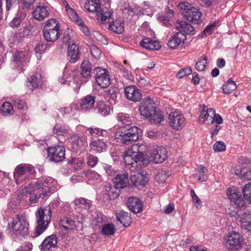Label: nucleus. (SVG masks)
<instances>
[{
    "instance_id": "nucleus-1",
    "label": "nucleus",
    "mask_w": 251,
    "mask_h": 251,
    "mask_svg": "<svg viewBox=\"0 0 251 251\" xmlns=\"http://www.w3.org/2000/svg\"><path fill=\"white\" fill-rule=\"evenodd\" d=\"M144 145H139L138 144H133L124 152V159L126 167L132 172L135 171L138 165L141 164L144 160Z\"/></svg>"
},
{
    "instance_id": "nucleus-2",
    "label": "nucleus",
    "mask_w": 251,
    "mask_h": 251,
    "mask_svg": "<svg viewBox=\"0 0 251 251\" xmlns=\"http://www.w3.org/2000/svg\"><path fill=\"white\" fill-rule=\"evenodd\" d=\"M139 110L141 115L149 119L151 123L160 124L164 120L162 112L157 109L152 100L149 97L141 103Z\"/></svg>"
},
{
    "instance_id": "nucleus-3",
    "label": "nucleus",
    "mask_w": 251,
    "mask_h": 251,
    "mask_svg": "<svg viewBox=\"0 0 251 251\" xmlns=\"http://www.w3.org/2000/svg\"><path fill=\"white\" fill-rule=\"evenodd\" d=\"M28 223L25 214H17L8 223L9 231L16 235L25 236L28 233Z\"/></svg>"
},
{
    "instance_id": "nucleus-4",
    "label": "nucleus",
    "mask_w": 251,
    "mask_h": 251,
    "mask_svg": "<svg viewBox=\"0 0 251 251\" xmlns=\"http://www.w3.org/2000/svg\"><path fill=\"white\" fill-rule=\"evenodd\" d=\"M52 212L50 208L40 207L36 211L35 216L37 226L36 228V236L40 235L48 227L51 221Z\"/></svg>"
},
{
    "instance_id": "nucleus-5",
    "label": "nucleus",
    "mask_w": 251,
    "mask_h": 251,
    "mask_svg": "<svg viewBox=\"0 0 251 251\" xmlns=\"http://www.w3.org/2000/svg\"><path fill=\"white\" fill-rule=\"evenodd\" d=\"M141 130L135 126L129 128H121L115 134V138L120 143L129 144L139 139Z\"/></svg>"
},
{
    "instance_id": "nucleus-6",
    "label": "nucleus",
    "mask_w": 251,
    "mask_h": 251,
    "mask_svg": "<svg viewBox=\"0 0 251 251\" xmlns=\"http://www.w3.org/2000/svg\"><path fill=\"white\" fill-rule=\"evenodd\" d=\"M177 7L188 21L194 24H199L201 23V13L200 9L187 1L180 2Z\"/></svg>"
},
{
    "instance_id": "nucleus-7",
    "label": "nucleus",
    "mask_w": 251,
    "mask_h": 251,
    "mask_svg": "<svg viewBox=\"0 0 251 251\" xmlns=\"http://www.w3.org/2000/svg\"><path fill=\"white\" fill-rule=\"evenodd\" d=\"M60 31L59 24L54 19L48 20L43 29L44 37L47 42L56 41L59 37Z\"/></svg>"
},
{
    "instance_id": "nucleus-8",
    "label": "nucleus",
    "mask_w": 251,
    "mask_h": 251,
    "mask_svg": "<svg viewBox=\"0 0 251 251\" xmlns=\"http://www.w3.org/2000/svg\"><path fill=\"white\" fill-rule=\"evenodd\" d=\"M85 8L89 12L96 13L97 19L101 23H104L110 18L112 14L111 11H104L100 6V0H88L85 3Z\"/></svg>"
},
{
    "instance_id": "nucleus-9",
    "label": "nucleus",
    "mask_w": 251,
    "mask_h": 251,
    "mask_svg": "<svg viewBox=\"0 0 251 251\" xmlns=\"http://www.w3.org/2000/svg\"><path fill=\"white\" fill-rule=\"evenodd\" d=\"M243 242L242 235L238 232L232 231L226 238L224 246L229 251H236L241 248Z\"/></svg>"
},
{
    "instance_id": "nucleus-10",
    "label": "nucleus",
    "mask_w": 251,
    "mask_h": 251,
    "mask_svg": "<svg viewBox=\"0 0 251 251\" xmlns=\"http://www.w3.org/2000/svg\"><path fill=\"white\" fill-rule=\"evenodd\" d=\"M106 173L111 176H114L112 178L114 183L118 187L124 188L129 184V179L127 173L122 172L120 173H117L113 171L111 167H108L106 170Z\"/></svg>"
},
{
    "instance_id": "nucleus-11",
    "label": "nucleus",
    "mask_w": 251,
    "mask_h": 251,
    "mask_svg": "<svg viewBox=\"0 0 251 251\" xmlns=\"http://www.w3.org/2000/svg\"><path fill=\"white\" fill-rule=\"evenodd\" d=\"M169 124L174 129H181L186 124L185 119L183 114L177 111L171 112L169 116Z\"/></svg>"
},
{
    "instance_id": "nucleus-12",
    "label": "nucleus",
    "mask_w": 251,
    "mask_h": 251,
    "mask_svg": "<svg viewBox=\"0 0 251 251\" xmlns=\"http://www.w3.org/2000/svg\"><path fill=\"white\" fill-rule=\"evenodd\" d=\"M96 83L102 88L107 87L110 84V75L106 69L96 68L94 70Z\"/></svg>"
},
{
    "instance_id": "nucleus-13",
    "label": "nucleus",
    "mask_w": 251,
    "mask_h": 251,
    "mask_svg": "<svg viewBox=\"0 0 251 251\" xmlns=\"http://www.w3.org/2000/svg\"><path fill=\"white\" fill-rule=\"evenodd\" d=\"M65 149L62 146L50 147L48 150V158L51 161L58 162L65 158Z\"/></svg>"
},
{
    "instance_id": "nucleus-14",
    "label": "nucleus",
    "mask_w": 251,
    "mask_h": 251,
    "mask_svg": "<svg viewBox=\"0 0 251 251\" xmlns=\"http://www.w3.org/2000/svg\"><path fill=\"white\" fill-rule=\"evenodd\" d=\"M167 157V151L166 149L159 147L154 150L149 157L150 162L154 163L163 162Z\"/></svg>"
},
{
    "instance_id": "nucleus-15",
    "label": "nucleus",
    "mask_w": 251,
    "mask_h": 251,
    "mask_svg": "<svg viewBox=\"0 0 251 251\" xmlns=\"http://www.w3.org/2000/svg\"><path fill=\"white\" fill-rule=\"evenodd\" d=\"M51 179L50 178H46L43 180L37 181L35 184L29 185L27 188H25L22 190V195L26 194H30L31 192L28 189L31 186H33L34 190H50V185L51 184Z\"/></svg>"
},
{
    "instance_id": "nucleus-16",
    "label": "nucleus",
    "mask_w": 251,
    "mask_h": 251,
    "mask_svg": "<svg viewBox=\"0 0 251 251\" xmlns=\"http://www.w3.org/2000/svg\"><path fill=\"white\" fill-rule=\"evenodd\" d=\"M124 91L126 98L129 100L137 102L141 100L142 94L140 90L136 86H127L125 87Z\"/></svg>"
},
{
    "instance_id": "nucleus-17",
    "label": "nucleus",
    "mask_w": 251,
    "mask_h": 251,
    "mask_svg": "<svg viewBox=\"0 0 251 251\" xmlns=\"http://www.w3.org/2000/svg\"><path fill=\"white\" fill-rule=\"evenodd\" d=\"M90 151L95 153H101L107 149V145L103 139L92 138L89 143Z\"/></svg>"
},
{
    "instance_id": "nucleus-18",
    "label": "nucleus",
    "mask_w": 251,
    "mask_h": 251,
    "mask_svg": "<svg viewBox=\"0 0 251 251\" xmlns=\"http://www.w3.org/2000/svg\"><path fill=\"white\" fill-rule=\"evenodd\" d=\"M32 9V16L35 20L38 21H42L50 16V12L48 7L44 5H37Z\"/></svg>"
},
{
    "instance_id": "nucleus-19",
    "label": "nucleus",
    "mask_w": 251,
    "mask_h": 251,
    "mask_svg": "<svg viewBox=\"0 0 251 251\" xmlns=\"http://www.w3.org/2000/svg\"><path fill=\"white\" fill-rule=\"evenodd\" d=\"M227 195L230 201L237 207L241 208L245 205V201L242 198L240 193L236 192L235 189L228 188Z\"/></svg>"
},
{
    "instance_id": "nucleus-20",
    "label": "nucleus",
    "mask_w": 251,
    "mask_h": 251,
    "mask_svg": "<svg viewBox=\"0 0 251 251\" xmlns=\"http://www.w3.org/2000/svg\"><path fill=\"white\" fill-rule=\"evenodd\" d=\"M126 205L128 209L134 213L141 212L143 210L142 201L136 197H130L128 199Z\"/></svg>"
},
{
    "instance_id": "nucleus-21",
    "label": "nucleus",
    "mask_w": 251,
    "mask_h": 251,
    "mask_svg": "<svg viewBox=\"0 0 251 251\" xmlns=\"http://www.w3.org/2000/svg\"><path fill=\"white\" fill-rule=\"evenodd\" d=\"M72 139V148L75 152L83 151L87 147V142L84 137L75 135Z\"/></svg>"
},
{
    "instance_id": "nucleus-22",
    "label": "nucleus",
    "mask_w": 251,
    "mask_h": 251,
    "mask_svg": "<svg viewBox=\"0 0 251 251\" xmlns=\"http://www.w3.org/2000/svg\"><path fill=\"white\" fill-rule=\"evenodd\" d=\"M57 240L55 235L46 237L41 245L42 251H54L57 246Z\"/></svg>"
},
{
    "instance_id": "nucleus-23",
    "label": "nucleus",
    "mask_w": 251,
    "mask_h": 251,
    "mask_svg": "<svg viewBox=\"0 0 251 251\" xmlns=\"http://www.w3.org/2000/svg\"><path fill=\"white\" fill-rule=\"evenodd\" d=\"M104 192L107 199L115 200L119 196L120 194L119 187L115 184H107L104 186Z\"/></svg>"
},
{
    "instance_id": "nucleus-24",
    "label": "nucleus",
    "mask_w": 251,
    "mask_h": 251,
    "mask_svg": "<svg viewBox=\"0 0 251 251\" xmlns=\"http://www.w3.org/2000/svg\"><path fill=\"white\" fill-rule=\"evenodd\" d=\"M95 98V96L88 95L82 99L79 103L80 109L84 112L89 111L94 106Z\"/></svg>"
},
{
    "instance_id": "nucleus-25",
    "label": "nucleus",
    "mask_w": 251,
    "mask_h": 251,
    "mask_svg": "<svg viewBox=\"0 0 251 251\" xmlns=\"http://www.w3.org/2000/svg\"><path fill=\"white\" fill-rule=\"evenodd\" d=\"M68 57L71 63H75L79 58V49L75 42L69 45L68 47Z\"/></svg>"
},
{
    "instance_id": "nucleus-26",
    "label": "nucleus",
    "mask_w": 251,
    "mask_h": 251,
    "mask_svg": "<svg viewBox=\"0 0 251 251\" xmlns=\"http://www.w3.org/2000/svg\"><path fill=\"white\" fill-rule=\"evenodd\" d=\"M186 39L184 33L178 32L173 35L168 42V46L170 48L174 49L183 43Z\"/></svg>"
},
{
    "instance_id": "nucleus-27",
    "label": "nucleus",
    "mask_w": 251,
    "mask_h": 251,
    "mask_svg": "<svg viewBox=\"0 0 251 251\" xmlns=\"http://www.w3.org/2000/svg\"><path fill=\"white\" fill-rule=\"evenodd\" d=\"M240 222L242 229L251 232V217L250 212L248 210L244 211L240 215Z\"/></svg>"
},
{
    "instance_id": "nucleus-28",
    "label": "nucleus",
    "mask_w": 251,
    "mask_h": 251,
    "mask_svg": "<svg viewBox=\"0 0 251 251\" xmlns=\"http://www.w3.org/2000/svg\"><path fill=\"white\" fill-rule=\"evenodd\" d=\"M34 172L33 166L29 164H20L18 165L15 170L14 173V178L18 183L17 177L20 176L25 174L26 172L32 174Z\"/></svg>"
},
{
    "instance_id": "nucleus-29",
    "label": "nucleus",
    "mask_w": 251,
    "mask_h": 251,
    "mask_svg": "<svg viewBox=\"0 0 251 251\" xmlns=\"http://www.w3.org/2000/svg\"><path fill=\"white\" fill-rule=\"evenodd\" d=\"M133 174L131 175V181L133 184L136 187L139 186H145L148 181L149 179L147 176H146L139 173L134 172Z\"/></svg>"
},
{
    "instance_id": "nucleus-30",
    "label": "nucleus",
    "mask_w": 251,
    "mask_h": 251,
    "mask_svg": "<svg viewBox=\"0 0 251 251\" xmlns=\"http://www.w3.org/2000/svg\"><path fill=\"white\" fill-rule=\"evenodd\" d=\"M176 27L179 32L184 33V35L185 34H194L195 33L194 27L185 21L176 22Z\"/></svg>"
},
{
    "instance_id": "nucleus-31",
    "label": "nucleus",
    "mask_w": 251,
    "mask_h": 251,
    "mask_svg": "<svg viewBox=\"0 0 251 251\" xmlns=\"http://www.w3.org/2000/svg\"><path fill=\"white\" fill-rule=\"evenodd\" d=\"M140 44L142 47L149 50H158L161 48V45L158 41L151 40L149 38H144Z\"/></svg>"
},
{
    "instance_id": "nucleus-32",
    "label": "nucleus",
    "mask_w": 251,
    "mask_h": 251,
    "mask_svg": "<svg viewBox=\"0 0 251 251\" xmlns=\"http://www.w3.org/2000/svg\"><path fill=\"white\" fill-rule=\"evenodd\" d=\"M117 221L125 226H128L132 223V219L129 213L124 211H120L116 213Z\"/></svg>"
},
{
    "instance_id": "nucleus-33",
    "label": "nucleus",
    "mask_w": 251,
    "mask_h": 251,
    "mask_svg": "<svg viewBox=\"0 0 251 251\" xmlns=\"http://www.w3.org/2000/svg\"><path fill=\"white\" fill-rule=\"evenodd\" d=\"M73 73L72 70L65 69L63 72L62 77L59 80V82L61 84H68L69 85H71L72 82L74 83L76 81V78L74 77V75L71 76Z\"/></svg>"
},
{
    "instance_id": "nucleus-34",
    "label": "nucleus",
    "mask_w": 251,
    "mask_h": 251,
    "mask_svg": "<svg viewBox=\"0 0 251 251\" xmlns=\"http://www.w3.org/2000/svg\"><path fill=\"white\" fill-rule=\"evenodd\" d=\"M42 81L41 76L39 74H36L31 76L30 78L27 82V86L30 90H33L42 85Z\"/></svg>"
},
{
    "instance_id": "nucleus-35",
    "label": "nucleus",
    "mask_w": 251,
    "mask_h": 251,
    "mask_svg": "<svg viewBox=\"0 0 251 251\" xmlns=\"http://www.w3.org/2000/svg\"><path fill=\"white\" fill-rule=\"evenodd\" d=\"M86 133L91 135V139L96 136L105 137L107 135V131L98 127H89L86 128Z\"/></svg>"
},
{
    "instance_id": "nucleus-36",
    "label": "nucleus",
    "mask_w": 251,
    "mask_h": 251,
    "mask_svg": "<svg viewBox=\"0 0 251 251\" xmlns=\"http://www.w3.org/2000/svg\"><path fill=\"white\" fill-rule=\"evenodd\" d=\"M26 13L25 11L23 10H18L16 17L10 23L11 26L13 27L18 26L21 24L23 20L25 18Z\"/></svg>"
},
{
    "instance_id": "nucleus-37",
    "label": "nucleus",
    "mask_w": 251,
    "mask_h": 251,
    "mask_svg": "<svg viewBox=\"0 0 251 251\" xmlns=\"http://www.w3.org/2000/svg\"><path fill=\"white\" fill-rule=\"evenodd\" d=\"M81 74L83 77L88 78L91 76L92 66L88 60H84L81 64Z\"/></svg>"
},
{
    "instance_id": "nucleus-38",
    "label": "nucleus",
    "mask_w": 251,
    "mask_h": 251,
    "mask_svg": "<svg viewBox=\"0 0 251 251\" xmlns=\"http://www.w3.org/2000/svg\"><path fill=\"white\" fill-rule=\"evenodd\" d=\"M116 230L115 226L112 223L104 224L101 228V234L106 236L113 235Z\"/></svg>"
},
{
    "instance_id": "nucleus-39",
    "label": "nucleus",
    "mask_w": 251,
    "mask_h": 251,
    "mask_svg": "<svg viewBox=\"0 0 251 251\" xmlns=\"http://www.w3.org/2000/svg\"><path fill=\"white\" fill-rule=\"evenodd\" d=\"M96 110L103 116L108 115L110 112V108L103 101H99L97 103Z\"/></svg>"
},
{
    "instance_id": "nucleus-40",
    "label": "nucleus",
    "mask_w": 251,
    "mask_h": 251,
    "mask_svg": "<svg viewBox=\"0 0 251 251\" xmlns=\"http://www.w3.org/2000/svg\"><path fill=\"white\" fill-rule=\"evenodd\" d=\"M124 23L116 20L111 22L109 25V28L110 30L117 34L122 33L124 30Z\"/></svg>"
},
{
    "instance_id": "nucleus-41",
    "label": "nucleus",
    "mask_w": 251,
    "mask_h": 251,
    "mask_svg": "<svg viewBox=\"0 0 251 251\" xmlns=\"http://www.w3.org/2000/svg\"><path fill=\"white\" fill-rule=\"evenodd\" d=\"M74 202L76 205L75 209L78 212L81 209L85 210L89 209L91 204L89 201H86L82 198L76 199Z\"/></svg>"
},
{
    "instance_id": "nucleus-42",
    "label": "nucleus",
    "mask_w": 251,
    "mask_h": 251,
    "mask_svg": "<svg viewBox=\"0 0 251 251\" xmlns=\"http://www.w3.org/2000/svg\"><path fill=\"white\" fill-rule=\"evenodd\" d=\"M27 54H25L23 51H16L14 54L13 60L20 67L21 65H24L25 63V60L27 58Z\"/></svg>"
},
{
    "instance_id": "nucleus-43",
    "label": "nucleus",
    "mask_w": 251,
    "mask_h": 251,
    "mask_svg": "<svg viewBox=\"0 0 251 251\" xmlns=\"http://www.w3.org/2000/svg\"><path fill=\"white\" fill-rule=\"evenodd\" d=\"M236 88L235 82L229 79L226 83L223 85L222 87L223 92L226 94H229Z\"/></svg>"
},
{
    "instance_id": "nucleus-44",
    "label": "nucleus",
    "mask_w": 251,
    "mask_h": 251,
    "mask_svg": "<svg viewBox=\"0 0 251 251\" xmlns=\"http://www.w3.org/2000/svg\"><path fill=\"white\" fill-rule=\"evenodd\" d=\"M60 225L65 230L73 229L75 226V221L67 217H64L60 221Z\"/></svg>"
},
{
    "instance_id": "nucleus-45",
    "label": "nucleus",
    "mask_w": 251,
    "mask_h": 251,
    "mask_svg": "<svg viewBox=\"0 0 251 251\" xmlns=\"http://www.w3.org/2000/svg\"><path fill=\"white\" fill-rule=\"evenodd\" d=\"M12 101L16 107L19 109H25L27 108L26 101L21 97L15 96L12 98Z\"/></svg>"
},
{
    "instance_id": "nucleus-46",
    "label": "nucleus",
    "mask_w": 251,
    "mask_h": 251,
    "mask_svg": "<svg viewBox=\"0 0 251 251\" xmlns=\"http://www.w3.org/2000/svg\"><path fill=\"white\" fill-rule=\"evenodd\" d=\"M64 5L69 16L73 22L76 23L80 20L76 12L69 6L66 1L64 2Z\"/></svg>"
},
{
    "instance_id": "nucleus-47",
    "label": "nucleus",
    "mask_w": 251,
    "mask_h": 251,
    "mask_svg": "<svg viewBox=\"0 0 251 251\" xmlns=\"http://www.w3.org/2000/svg\"><path fill=\"white\" fill-rule=\"evenodd\" d=\"M0 111L3 116H8L13 112L12 105L9 102H5L0 108Z\"/></svg>"
},
{
    "instance_id": "nucleus-48",
    "label": "nucleus",
    "mask_w": 251,
    "mask_h": 251,
    "mask_svg": "<svg viewBox=\"0 0 251 251\" xmlns=\"http://www.w3.org/2000/svg\"><path fill=\"white\" fill-rule=\"evenodd\" d=\"M35 1V0H19V10H23L26 12L30 9L31 6L33 5Z\"/></svg>"
},
{
    "instance_id": "nucleus-49",
    "label": "nucleus",
    "mask_w": 251,
    "mask_h": 251,
    "mask_svg": "<svg viewBox=\"0 0 251 251\" xmlns=\"http://www.w3.org/2000/svg\"><path fill=\"white\" fill-rule=\"evenodd\" d=\"M68 131V130L67 128L59 125H55L53 128V134L57 136H65L67 135Z\"/></svg>"
},
{
    "instance_id": "nucleus-50",
    "label": "nucleus",
    "mask_w": 251,
    "mask_h": 251,
    "mask_svg": "<svg viewBox=\"0 0 251 251\" xmlns=\"http://www.w3.org/2000/svg\"><path fill=\"white\" fill-rule=\"evenodd\" d=\"M242 192L244 198L251 203V183L245 185L243 188Z\"/></svg>"
},
{
    "instance_id": "nucleus-51",
    "label": "nucleus",
    "mask_w": 251,
    "mask_h": 251,
    "mask_svg": "<svg viewBox=\"0 0 251 251\" xmlns=\"http://www.w3.org/2000/svg\"><path fill=\"white\" fill-rule=\"evenodd\" d=\"M104 225V220L102 217L98 216L97 218L94 219L92 222V225L93 228L97 229L98 228H102Z\"/></svg>"
},
{
    "instance_id": "nucleus-52",
    "label": "nucleus",
    "mask_w": 251,
    "mask_h": 251,
    "mask_svg": "<svg viewBox=\"0 0 251 251\" xmlns=\"http://www.w3.org/2000/svg\"><path fill=\"white\" fill-rule=\"evenodd\" d=\"M97 156L89 154L86 157V164L90 167H94L98 163Z\"/></svg>"
},
{
    "instance_id": "nucleus-53",
    "label": "nucleus",
    "mask_w": 251,
    "mask_h": 251,
    "mask_svg": "<svg viewBox=\"0 0 251 251\" xmlns=\"http://www.w3.org/2000/svg\"><path fill=\"white\" fill-rule=\"evenodd\" d=\"M207 57L206 56H204L202 59L198 60L195 64L196 69L200 72L204 71L207 64Z\"/></svg>"
},
{
    "instance_id": "nucleus-54",
    "label": "nucleus",
    "mask_w": 251,
    "mask_h": 251,
    "mask_svg": "<svg viewBox=\"0 0 251 251\" xmlns=\"http://www.w3.org/2000/svg\"><path fill=\"white\" fill-rule=\"evenodd\" d=\"M105 95L109 99L110 103H115L117 98V92L114 89H110L105 91Z\"/></svg>"
},
{
    "instance_id": "nucleus-55",
    "label": "nucleus",
    "mask_w": 251,
    "mask_h": 251,
    "mask_svg": "<svg viewBox=\"0 0 251 251\" xmlns=\"http://www.w3.org/2000/svg\"><path fill=\"white\" fill-rule=\"evenodd\" d=\"M169 172L161 171L155 176V179L159 183H164L169 176Z\"/></svg>"
},
{
    "instance_id": "nucleus-56",
    "label": "nucleus",
    "mask_w": 251,
    "mask_h": 251,
    "mask_svg": "<svg viewBox=\"0 0 251 251\" xmlns=\"http://www.w3.org/2000/svg\"><path fill=\"white\" fill-rule=\"evenodd\" d=\"M207 169L204 166H201L199 171L198 179L201 182H205L207 179L206 174L207 173Z\"/></svg>"
},
{
    "instance_id": "nucleus-57",
    "label": "nucleus",
    "mask_w": 251,
    "mask_h": 251,
    "mask_svg": "<svg viewBox=\"0 0 251 251\" xmlns=\"http://www.w3.org/2000/svg\"><path fill=\"white\" fill-rule=\"evenodd\" d=\"M86 176L89 180L100 181L101 179L100 176L97 172L94 171H88L86 173Z\"/></svg>"
},
{
    "instance_id": "nucleus-58",
    "label": "nucleus",
    "mask_w": 251,
    "mask_h": 251,
    "mask_svg": "<svg viewBox=\"0 0 251 251\" xmlns=\"http://www.w3.org/2000/svg\"><path fill=\"white\" fill-rule=\"evenodd\" d=\"M90 50L92 56L96 59H99L101 56L100 50L95 45H92L90 47Z\"/></svg>"
},
{
    "instance_id": "nucleus-59",
    "label": "nucleus",
    "mask_w": 251,
    "mask_h": 251,
    "mask_svg": "<svg viewBox=\"0 0 251 251\" xmlns=\"http://www.w3.org/2000/svg\"><path fill=\"white\" fill-rule=\"evenodd\" d=\"M192 73V70L190 67H186L183 69L180 70L176 75L178 78H181L185 76L189 75Z\"/></svg>"
},
{
    "instance_id": "nucleus-60",
    "label": "nucleus",
    "mask_w": 251,
    "mask_h": 251,
    "mask_svg": "<svg viewBox=\"0 0 251 251\" xmlns=\"http://www.w3.org/2000/svg\"><path fill=\"white\" fill-rule=\"evenodd\" d=\"M215 116V110L212 108L208 109V114L205 118V122L207 124H211L214 123L213 117Z\"/></svg>"
},
{
    "instance_id": "nucleus-61",
    "label": "nucleus",
    "mask_w": 251,
    "mask_h": 251,
    "mask_svg": "<svg viewBox=\"0 0 251 251\" xmlns=\"http://www.w3.org/2000/svg\"><path fill=\"white\" fill-rule=\"evenodd\" d=\"M213 149L215 151H223L226 150V145L222 141L216 142L213 145Z\"/></svg>"
},
{
    "instance_id": "nucleus-62",
    "label": "nucleus",
    "mask_w": 251,
    "mask_h": 251,
    "mask_svg": "<svg viewBox=\"0 0 251 251\" xmlns=\"http://www.w3.org/2000/svg\"><path fill=\"white\" fill-rule=\"evenodd\" d=\"M64 110L65 113L74 115L77 111L78 107L76 104L73 103L69 106L64 108Z\"/></svg>"
},
{
    "instance_id": "nucleus-63",
    "label": "nucleus",
    "mask_w": 251,
    "mask_h": 251,
    "mask_svg": "<svg viewBox=\"0 0 251 251\" xmlns=\"http://www.w3.org/2000/svg\"><path fill=\"white\" fill-rule=\"evenodd\" d=\"M118 120L122 123L123 124H125L126 122L130 121V118L126 114L120 113L118 114L117 116Z\"/></svg>"
},
{
    "instance_id": "nucleus-64",
    "label": "nucleus",
    "mask_w": 251,
    "mask_h": 251,
    "mask_svg": "<svg viewBox=\"0 0 251 251\" xmlns=\"http://www.w3.org/2000/svg\"><path fill=\"white\" fill-rule=\"evenodd\" d=\"M235 173L237 175L241 176L245 179L251 180V170L244 172L243 174L241 171L236 170Z\"/></svg>"
}]
</instances>
